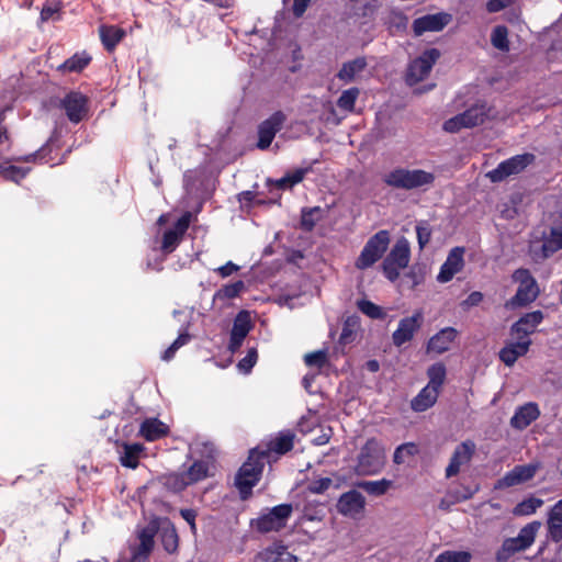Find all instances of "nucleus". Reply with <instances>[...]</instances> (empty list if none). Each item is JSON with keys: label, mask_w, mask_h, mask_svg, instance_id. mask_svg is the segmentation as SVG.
<instances>
[{"label": "nucleus", "mask_w": 562, "mask_h": 562, "mask_svg": "<svg viewBox=\"0 0 562 562\" xmlns=\"http://www.w3.org/2000/svg\"><path fill=\"white\" fill-rule=\"evenodd\" d=\"M539 469V464L530 463L524 465H516L513 470L507 472L502 479L497 481V488H507L515 485L522 484L531 480Z\"/></svg>", "instance_id": "18"}, {"label": "nucleus", "mask_w": 562, "mask_h": 562, "mask_svg": "<svg viewBox=\"0 0 562 562\" xmlns=\"http://www.w3.org/2000/svg\"><path fill=\"white\" fill-rule=\"evenodd\" d=\"M541 528L540 521H531L524 526L517 537L507 538L503 541L502 547L496 552V560L503 562L508 560L515 553L526 551L536 540L537 533Z\"/></svg>", "instance_id": "4"}, {"label": "nucleus", "mask_w": 562, "mask_h": 562, "mask_svg": "<svg viewBox=\"0 0 562 562\" xmlns=\"http://www.w3.org/2000/svg\"><path fill=\"white\" fill-rule=\"evenodd\" d=\"M307 171V168L295 169L291 172H288L281 179L277 180L276 184L280 189H291L293 186L300 183L304 179Z\"/></svg>", "instance_id": "37"}, {"label": "nucleus", "mask_w": 562, "mask_h": 562, "mask_svg": "<svg viewBox=\"0 0 562 562\" xmlns=\"http://www.w3.org/2000/svg\"><path fill=\"white\" fill-rule=\"evenodd\" d=\"M440 57V53L436 48L425 50L419 57L414 59L407 69L406 81L408 85H416L424 80L430 72L434 64Z\"/></svg>", "instance_id": "10"}, {"label": "nucleus", "mask_w": 562, "mask_h": 562, "mask_svg": "<svg viewBox=\"0 0 562 562\" xmlns=\"http://www.w3.org/2000/svg\"><path fill=\"white\" fill-rule=\"evenodd\" d=\"M385 463L384 446L378 439L370 438L360 448L353 469L358 475H374L382 471Z\"/></svg>", "instance_id": "2"}, {"label": "nucleus", "mask_w": 562, "mask_h": 562, "mask_svg": "<svg viewBox=\"0 0 562 562\" xmlns=\"http://www.w3.org/2000/svg\"><path fill=\"white\" fill-rule=\"evenodd\" d=\"M543 505V501L537 497H529L516 505L513 513L516 516H529Z\"/></svg>", "instance_id": "36"}, {"label": "nucleus", "mask_w": 562, "mask_h": 562, "mask_svg": "<svg viewBox=\"0 0 562 562\" xmlns=\"http://www.w3.org/2000/svg\"><path fill=\"white\" fill-rule=\"evenodd\" d=\"M181 516L190 525L191 530L195 531V512L192 509H182Z\"/></svg>", "instance_id": "60"}, {"label": "nucleus", "mask_w": 562, "mask_h": 562, "mask_svg": "<svg viewBox=\"0 0 562 562\" xmlns=\"http://www.w3.org/2000/svg\"><path fill=\"white\" fill-rule=\"evenodd\" d=\"M359 94L360 90L358 88H350L342 91L337 100L338 108L347 112H352Z\"/></svg>", "instance_id": "39"}, {"label": "nucleus", "mask_w": 562, "mask_h": 562, "mask_svg": "<svg viewBox=\"0 0 562 562\" xmlns=\"http://www.w3.org/2000/svg\"><path fill=\"white\" fill-rule=\"evenodd\" d=\"M464 248L454 247L450 250L446 261L440 268L437 280L441 283L450 281L464 266Z\"/></svg>", "instance_id": "20"}, {"label": "nucleus", "mask_w": 562, "mask_h": 562, "mask_svg": "<svg viewBox=\"0 0 562 562\" xmlns=\"http://www.w3.org/2000/svg\"><path fill=\"white\" fill-rule=\"evenodd\" d=\"M294 434L291 431L279 432L276 438L269 442V451L283 454L293 448Z\"/></svg>", "instance_id": "30"}, {"label": "nucleus", "mask_w": 562, "mask_h": 562, "mask_svg": "<svg viewBox=\"0 0 562 562\" xmlns=\"http://www.w3.org/2000/svg\"><path fill=\"white\" fill-rule=\"evenodd\" d=\"M548 531L554 542L562 540V521L548 519Z\"/></svg>", "instance_id": "55"}, {"label": "nucleus", "mask_w": 562, "mask_h": 562, "mask_svg": "<svg viewBox=\"0 0 562 562\" xmlns=\"http://www.w3.org/2000/svg\"><path fill=\"white\" fill-rule=\"evenodd\" d=\"M424 314L422 311H415L412 316L400 321L397 329L393 333L392 339L396 347L413 339L415 333L422 327Z\"/></svg>", "instance_id": "15"}, {"label": "nucleus", "mask_w": 562, "mask_h": 562, "mask_svg": "<svg viewBox=\"0 0 562 562\" xmlns=\"http://www.w3.org/2000/svg\"><path fill=\"white\" fill-rule=\"evenodd\" d=\"M476 452V445L473 440H464L459 443L449 460V463L445 470V476L447 479L453 477L460 473L463 467L471 463Z\"/></svg>", "instance_id": "12"}, {"label": "nucleus", "mask_w": 562, "mask_h": 562, "mask_svg": "<svg viewBox=\"0 0 562 562\" xmlns=\"http://www.w3.org/2000/svg\"><path fill=\"white\" fill-rule=\"evenodd\" d=\"M390 244V233L385 229L375 233L364 245L356 261V267L364 270L374 265L386 251Z\"/></svg>", "instance_id": "8"}, {"label": "nucleus", "mask_w": 562, "mask_h": 562, "mask_svg": "<svg viewBox=\"0 0 562 562\" xmlns=\"http://www.w3.org/2000/svg\"><path fill=\"white\" fill-rule=\"evenodd\" d=\"M156 533L155 527H146L144 528L139 535L138 540L139 543L133 548L131 562H146L153 548H154V537Z\"/></svg>", "instance_id": "22"}, {"label": "nucleus", "mask_w": 562, "mask_h": 562, "mask_svg": "<svg viewBox=\"0 0 562 562\" xmlns=\"http://www.w3.org/2000/svg\"><path fill=\"white\" fill-rule=\"evenodd\" d=\"M142 450H143L142 445H138V443L125 445L123 454L120 458L121 463L124 467L135 469L138 465V458H139V453L142 452Z\"/></svg>", "instance_id": "33"}, {"label": "nucleus", "mask_w": 562, "mask_h": 562, "mask_svg": "<svg viewBox=\"0 0 562 562\" xmlns=\"http://www.w3.org/2000/svg\"><path fill=\"white\" fill-rule=\"evenodd\" d=\"M513 279L518 282L516 294L505 303V307L514 310L516 307L527 306L532 303L539 295V286L536 279L527 269H517L513 273Z\"/></svg>", "instance_id": "5"}, {"label": "nucleus", "mask_w": 562, "mask_h": 562, "mask_svg": "<svg viewBox=\"0 0 562 562\" xmlns=\"http://www.w3.org/2000/svg\"><path fill=\"white\" fill-rule=\"evenodd\" d=\"M311 3V0H294L293 2V14L296 16V18H300L304 14V12L306 11L307 7L310 5Z\"/></svg>", "instance_id": "57"}, {"label": "nucleus", "mask_w": 562, "mask_h": 562, "mask_svg": "<svg viewBox=\"0 0 562 562\" xmlns=\"http://www.w3.org/2000/svg\"><path fill=\"white\" fill-rule=\"evenodd\" d=\"M458 331L453 327H446L432 336L427 345V350L435 353H443L450 349L451 344L457 338Z\"/></svg>", "instance_id": "26"}, {"label": "nucleus", "mask_w": 562, "mask_h": 562, "mask_svg": "<svg viewBox=\"0 0 562 562\" xmlns=\"http://www.w3.org/2000/svg\"><path fill=\"white\" fill-rule=\"evenodd\" d=\"M190 340L189 334H181L178 338L171 344L177 350L188 344Z\"/></svg>", "instance_id": "64"}, {"label": "nucleus", "mask_w": 562, "mask_h": 562, "mask_svg": "<svg viewBox=\"0 0 562 562\" xmlns=\"http://www.w3.org/2000/svg\"><path fill=\"white\" fill-rule=\"evenodd\" d=\"M471 553L468 551H445L434 562H470Z\"/></svg>", "instance_id": "42"}, {"label": "nucleus", "mask_w": 562, "mask_h": 562, "mask_svg": "<svg viewBox=\"0 0 562 562\" xmlns=\"http://www.w3.org/2000/svg\"><path fill=\"white\" fill-rule=\"evenodd\" d=\"M265 458V451L260 452L257 450H251L247 461L240 467L235 479V484L239 490L243 499L248 497L251 488L259 481L263 469Z\"/></svg>", "instance_id": "3"}, {"label": "nucleus", "mask_w": 562, "mask_h": 562, "mask_svg": "<svg viewBox=\"0 0 562 562\" xmlns=\"http://www.w3.org/2000/svg\"><path fill=\"white\" fill-rule=\"evenodd\" d=\"M418 452V448L413 442H406L395 449L393 461L396 464L405 463L411 457Z\"/></svg>", "instance_id": "40"}, {"label": "nucleus", "mask_w": 562, "mask_h": 562, "mask_svg": "<svg viewBox=\"0 0 562 562\" xmlns=\"http://www.w3.org/2000/svg\"><path fill=\"white\" fill-rule=\"evenodd\" d=\"M336 508L345 517L359 519L364 513L366 497L356 490L348 491L340 495Z\"/></svg>", "instance_id": "13"}, {"label": "nucleus", "mask_w": 562, "mask_h": 562, "mask_svg": "<svg viewBox=\"0 0 562 562\" xmlns=\"http://www.w3.org/2000/svg\"><path fill=\"white\" fill-rule=\"evenodd\" d=\"M357 305H358V308L363 314H366L367 316H369L371 318L380 319V318L384 317L383 310L380 306H378L376 304L372 303L371 301L361 300V301H358Z\"/></svg>", "instance_id": "45"}, {"label": "nucleus", "mask_w": 562, "mask_h": 562, "mask_svg": "<svg viewBox=\"0 0 562 562\" xmlns=\"http://www.w3.org/2000/svg\"><path fill=\"white\" fill-rule=\"evenodd\" d=\"M411 247L406 238H400L382 263L383 273L390 281H395L403 269L408 266Z\"/></svg>", "instance_id": "7"}, {"label": "nucleus", "mask_w": 562, "mask_h": 562, "mask_svg": "<svg viewBox=\"0 0 562 562\" xmlns=\"http://www.w3.org/2000/svg\"><path fill=\"white\" fill-rule=\"evenodd\" d=\"M87 98L79 92H70L63 100V108L67 117L74 123H79L88 112Z\"/></svg>", "instance_id": "21"}, {"label": "nucleus", "mask_w": 562, "mask_h": 562, "mask_svg": "<svg viewBox=\"0 0 562 562\" xmlns=\"http://www.w3.org/2000/svg\"><path fill=\"white\" fill-rule=\"evenodd\" d=\"M472 497V493L469 492L468 494H464L463 496L457 497L456 501L449 502L446 498L441 499L439 503V508L442 510H449L451 505L456 502L467 501Z\"/></svg>", "instance_id": "61"}, {"label": "nucleus", "mask_w": 562, "mask_h": 562, "mask_svg": "<svg viewBox=\"0 0 562 562\" xmlns=\"http://www.w3.org/2000/svg\"><path fill=\"white\" fill-rule=\"evenodd\" d=\"M165 485L173 492H180L190 485V483L187 482L184 473H172L166 476Z\"/></svg>", "instance_id": "44"}, {"label": "nucleus", "mask_w": 562, "mask_h": 562, "mask_svg": "<svg viewBox=\"0 0 562 562\" xmlns=\"http://www.w3.org/2000/svg\"><path fill=\"white\" fill-rule=\"evenodd\" d=\"M516 0H488L486 2V10L490 13H495L504 10L505 8L512 5Z\"/></svg>", "instance_id": "56"}, {"label": "nucleus", "mask_w": 562, "mask_h": 562, "mask_svg": "<svg viewBox=\"0 0 562 562\" xmlns=\"http://www.w3.org/2000/svg\"><path fill=\"white\" fill-rule=\"evenodd\" d=\"M559 249H562V228H553L543 244V250L554 252Z\"/></svg>", "instance_id": "47"}, {"label": "nucleus", "mask_w": 562, "mask_h": 562, "mask_svg": "<svg viewBox=\"0 0 562 562\" xmlns=\"http://www.w3.org/2000/svg\"><path fill=\"white\" fill-rule=\"evenodd\" d=\"M99 33L100 38L108 50H112L125 34L122 29L105 25L100 27Z\"/></svg>", "instance_id": "31"}, {"label": "nucleus", "mask_w": 562, "mask_h": 562, "mask_svg": "<svg viewBox=\"0 0 562 562\" xmlns=\"http://www.w3.org/2000/svg\"><path fill=\"white\" fill-rule=\"evenodd\" d=\"M161 541L167 552L172 553L178 548V535L172 527L164 528L161 531Z\"/></svg>", "instance_id": "43"}, {"label": "nucleus", "mask_w": 562, "mask_h": 562, "mask_svg": "<svg viewBox=\"0 0 562 562\" xmlns=\"http://www.w3.org/2000/svg\"><path fill=\"white\" fill-rule=\"evenodd\" d=\"M187 477V482L194 484L209 475V467L207 463L203 461L194 462L187 472H184Z\"/></svg>", "instance_id": "38"}, {"label": "nucleus", "mask_w": 562, "mask_h": 562, "mask_svg": "<svg viewBox=\"0 0 562 562\" xmlns=\"http://www.w3.org/2000/svg\"><path fill=\"white\" fill-rule=\"evenodd\" d=\"M452 21V15L446 12L427 14L413 22V31L416 36L425 32H440Z\"/></svg>", "instance_id": "16"}, {"label": "nucleus", "mask_w": 562, "mask_h": 562, "mask_svg": "<svg viewBox=\"0 0 562 562\" xmlns=\"http://www.w3.org/2000/svg\"><path fill=\"white\" fill-rule=\"evenodd\" d=\"M285 547L282 544H274L262 552V559L267 562H283Z\"/></svg>", "instance_id": "49"}, {"label": "nucleus", "mask_w": 562, "mask_h": 562, "mask_svg": "<svg viewBox=\"0 0 562 562\" xmlns=\"http://www.w3.org/2000/svg\"><path fill=\"white\" fill-rule=\"evenodd\" d=\"M417 241L420 249H423L431 238V228L425 221L419 222L416 225Z\"/></svg>", "instance_id": "50"}, {"label": "nucleus", "mask_w": 562, "mask_h": 562, "mask_svg": "<svg viewBox=\"0 0 562 562\" xmlns=\"http://www.w3.org/2000/svg\"><path fill=\"white\" fill-rule=\"evenodd\" d=\"M368 63L366 57H357L352 60L346 61L337 72V78L345 83L357 80L359 75L367 68Z\"/></svg>", "instance_id": "27"}, {"label": "nucleus", "mask_w": 562, "mask_h": 562, "mask_svg": "<svg viewBox=\"0 0 562 562\" xmlns=\"http://www.w3.org/2000/svg\"><path fill=\"white\" fill-rule=\"evenodd\" d=\"M191 217L192 214L190 212H186L177 221L176 225L172 228L165 232L161 243L162 251L169 254L177 248L187 229L189 228Z\"/></svg>", "instance_id": "19"}, {"label": "nucleus", "mask_w": 562, "mask_h": 562, "mask_svg": "<svg viewBox=\"0 0 562 562\" xmlns=\"http://www.w3.org/2000/svg\"><path fill=\"white\" fill-rule=\"evenodd\" d=\"M27 173V169H23L13 165L2 166L1 175L4 179L19 183Z\"/></svg>", "instance_id": "46"}, {"label": "nucleus", "mask_w": 562, "mask_h": 562, "mask_svg": "<svg viewBox=\"0 0 562 562\" xmlns=\"http://www.w3.org/2000/svg\"><path fill=\"white\" fill-rule=\"evenodd\" d=\"M258 359V353L255 348L248 350L247 355L238 362V368L240 371L248 373L251 368L256 364Z\"/></svg>", "instance_id": "53"}, {"label": "nucleus", "mask_w": 562, "mask_h": 562, "mask_svg": "<svg viewBox=\"0 0 562 562\" xmlns=\"http://www.w3.org/2000/svg\"><path fill=\"white\" fill-rule=\"evenodd\" d=\"M541 311H533L521 316L510 328L514 339L530 340L529 336L536 331L537 326L543 321Z\"/></svg>", "instance_id": "17"}, {"label": "nucleus", "mask_w": 562, "mask_h": 562, "mask_svg": "<svg viewBox=\"0 0 562 562\" xmlns=\"http://www.w3.org/2000/svg\"><path fill=\"white\" fill-rule=\"evenodd\" d=\"M167 434V427L158 419H146L140 426V435L148 441H154Z\"/></svg>", "instance_id": "29"}, {"label": "nucleus", "mask_w": 562, "mask_h": 562, "mask_svg": "<svg viewBox=\"0 0 562 562\" xmlns=\"http://www.w3.org/2000/svg\"><path fill=\"white\" fill-rule=\"evenodd\" d=\"M292 512L293 507L291 504L274 506L269 513L261 515L254 526L262 533L279 531L286 526Z\"/></svg>", "instance_id": "9"}, {"label": "nucleus", "mask_w": 562, "mask_h": 562, "mask_svg": "<svg viewBox=\"0 0 562 562\" xmlns=\"http://www.w3.org/2000/svg\"><path fill=\"white\" fill-rule=\"evenodd\" d=\"M321 213V207H312L302 211L301 225L305 231H312L319 217H315L316 214Z\"/></svg>", "instance_id": "48"}, {"label": "nucleus", "mask_w": 562, "mask_h": 562, "mask_svg": "<svg viewBox=\"0 0 562 562\" xmlns=\"http://www.w3.org/2000/svg\"><path fill=\"white\" fill-rule=\"evenodd\" d=\"M492 45L502 52L509 50L508 30L504 25H497L493 29L491 34Z\"/></svg>", "instance_id": "34"}, {"label": "nucleus", "mask_w": 562, "mask_h": 562, "mask_svg": "<svg viewBox=\"0 0 562 562\" xmlns=\"http://www.w3.org/2000/svg\"><path fill=\"white\" fill-rule=\"evenodd\" d=\"M331 437V429H327V431H323V434L316 438L313 439V442L316 446H323L326 445Z\"/></svg>", "instance_id": "63"}, {"label": "nucleus", "mask_w": 562, "mask_h": 562, "mask_svg": "<svg viewBox=\"0 0 562 562\" xmlns=\"http://www.w3.org/2000/svg\"><path fill=\"white\" fill-rule=\"evenodd\" d=\"M439 392L438 390H436L435 387H431V386H428L426 385L424 389H422V391L412 400L411 402V407L414 412H425L427 411L428 408H430L431 406L435 405V403L437 402V398H438V395H439Z\"/></svg>", "instance_id": "28"}, {"label": "nucleus", "mask_w": 562, "mask_h": 562, "mask_svg": "<svg viewBox=\"0 0 562 562\" xmlns=\"http://www.w3.org/2000/svg\"><path fill=\"white\" fill-rule=\"evenodd\" d=\"M531 345V340H519L514 339L506 344V346L499 351L501 360L508 367H512L516 360L526 355Z\"/></svg>", "instance_id": "25"}, {"label": "nucleus", "mask_w": 562, "mask_h": 562, "mask_svg": "<svg viewBox=\"0 0 562 562\" xmlns=\"http://www.w3.org/2000/svg\"><path fill=\"white\" fill-rule=\"evenodd\" d=\"M393 485V482L387 479L379 481H361L357 484L359 488H362L368 494L373 496L384 495Z\"/></svg>", "instance_id": "32"}, {"label": "nucleus", "mask_w": 562, "mask_h": 562, "mask_svg": "<svg viewBox=\"0 0 562 562\" xmlns=\"http://www.w3.org/2000/svg\"><path fill=\"white\" fill-rule=\"evenodd\" d=\"M493 109L485 103L471 106L463 113H460L443 124V130L449 133H457L461 128H471L483 124L487 119H494Z\"/></svg>", "instance_id": "6"}, {"label": "nucleus", "mask_w": 562, "mask_h": 562, "mask_svg": "<svg viewBox=\"0 0 562 562\" xmlns=\"http://www.w3.org/2000/svg\"><path fill=\"white\" fill-rule=\"evenodd\" d=\"M238 269L239 267L237 265H235L232 261H228L224 266L217 268L216 271L221 274V277L226 278L236 272Z\"/></svg>", "instance_id": "59"}, {"label": "nucleus", "mask_w": 562, "mask_h": 562, "mask_svg": "<svg viewBox=\"0 0 562 562\" xmlns=\"http://www.w3.org/2000/svg\"><path fill=\"white\" fill-rule=\"evenodd\" d=\"M535 159L532 154L516 155L503 162H501L495 169L488 171L486 177L492 182H501L505 178L521 172L527 166H529Z\"/></svg>", "instance_id": "11"}, {"label": "nucleus", "mask_w": 562, "mask_h": 562, "mask_svg": "<svg viewBox=\"0 0 562 562\" xmlns=\"http://www.w3.org/2000/svg\"><path fill=\"white\" fill-rule=\"evenodd\" d=\"M482 301L483 294L479 291H474L463 301L462 304L467 307H472L479 305Z\"/></svg>", "instance_id": "58"}, {"label": "nucleus", "mask_w": 562, "mask_h": 562, "mask_svg": "<svg viewBox=\"0 0 562 562\" xmlns=\"http://www.w3.org/2000/svg\"><path fill=\"white\" fill-rule=\"evenodd\" d=\"M436 176L423 169L397 167L384 175L383 182L394 189L427 190L434 186Z\"/></svg>", "instance_id": "1"}, {"label": "nucleus", "mask_w": 562, "mask_h": 562, "mask_svg": "<svg viewBox=\"0 0 562 562\" xmlns=\"http://www.w3.org/2000/svg\"><path fill=\"white\" fill-rule=\"evenodd\" d=\"M244 289H245V283L239 280L232 284L223 286L220 290L218 295H223L227 299H233V297L237 296Z\"/></svg>", "instance_id": "54"}, {"label": "nucleus", "mask_w": 562, "mask_h": 562, "mask_svg": "<svg viewBox=\"0 0 562 562\" xmlns=\"http://www.w3.org/2000/svg\"><path fill=\"white\" fill-rule=\"evenodd\" d=\"M89 61L90 57L86 54H76L61 65V69L67 71H80L89 64Z\"/></svg>", "instance_id": "41"}, {"label": "nucleus", "mask_w": 562, "mask_h": 562, "mask_svg": "<svg viewBox=\"0 0 562 562\" xmlns=\"http://www.w3.org/2000/svg\"><path fill=\"white\" fill-rule=\"evenodd\" d=\"M540 416V409L533 402L519 406L510 418V426L517 430L527 428L533 420Z\"/></svg>", "instance_id": "24"}, {"label": "nucleus", "mask_w": 562, "mask_h": 562, "mask_svg": "<svg viewBox=\"0 0 562 562\" xmlns=\"http://www.w3.org/2000/svg\"><path fill=\"white\" fill-rule=\"evenodd\" d=\"M548 519L562 521V498L551 508Z\"/></svg>", "instance_id": "62"}, {"label": "nucleus", "mask_w": 562, "mask_h": 562, "mask_svg": "<svg viewBox=\"0 0 562 562\" xmlns=\"http://www.w3.org/2000/svg\"><path fill=\"white\" fill-rule=\"evenodd\" d=\"M427 375L429 378L427 385L440 391L446 379V367L440 362L435 363L428 368Z\"/></svg>", "instance_id": "35"}, {"label": "nucleus", "mask_w": 562, "mask_h": 562, "mask_svg": "<svg viewBox=\"0 0 562 562\" xmlns=\"http://www.w3.org/2000/svg\"><path fill=\"white\" fill-rule=\"evenodd\" d=\"M285 120V114L281 111H277L260 123L258 127L257 143V147L259 149H267L271 145L276 134L282 128Z\"/></svg>", "instance_id": "14"}, {"label": "nucleus", "mask_w": 562, "mask_h": 562, "mask_svg": "<svg viewBox=\"0 0 562 562\" xmlns=\"http://www.w3.org/2000/svg\"><path fill=\"white\" fill-rule=\"evenodd\" d=\"M304 361L308 367L322 368L327 362V352L325 350H317L306 353Z\"/></svg>", "instance_id": "51"}, {"label": "nucleus", "mask_w": 562, "mask_h": 562, "mask_svg": "<svg viewBox=\"0 0 562 562\" xmlns=\"http://www.w3.org/2000/svg\"><path fill=\"white\" fill-rule=\"evenodd\" d=\"M250 328L251 325L248 314L246 312H240L236 316L231 331V340L228 348L232 352H235L240 348Z\"/></svg>", "instance_id": "23"}, {"label": "nucleus", "mask_w": 562, "mask_h": 562, "mask_svg": "<svg viewBox=\"0 0 562 562\" xmlns=\"http://www.w3.org/2000/svg\"><path fill=\"white\" fill-rule=\"evenodd\" d=\"M331 484L333 480L330 477H321L311 481L307 485V490L313 494H323L331 486Z\"/></svg>", "instance_id": "52"}]
</instances>
